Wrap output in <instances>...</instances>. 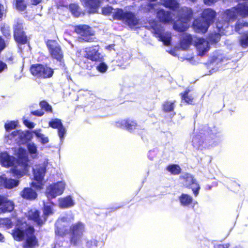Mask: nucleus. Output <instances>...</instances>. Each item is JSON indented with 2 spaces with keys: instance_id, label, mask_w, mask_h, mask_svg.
<instances>
[{
  "instance_id": "f257e3e1",
  "label": "nucleus",
  "mask_w": 248,
  "mask_h": 248,
  "mask_svg": "<svg viewBox=\"0 0 248 248\" xmlns=\"http://www.w3.org/2000/svg\"><path fill=\"white\" fill-rule=\"evenodd\" d=\"M145 29L151 31L154 36L158 38L159 41L163 42L166 46H169L171 44V34L166 31L165 29L155 19H147L144 21Z\"/></svg>"
},
{
  "instance_id": "f03ea898",
  "label": "nucleus",
  "mask_w": 248,
  "mask_h": 248,
  "mask_svg": "<svg viewBox=\"0 0 248 248\" xmlns=\"http://www.w3.org/2000/svg\"><path fill=\"white\" fill-rule=\"evenodd\" d=\"M85 225L80 221L72 224L69 227V231L58 228L55 231L56 234L59 236L63 237L67 234H70L69 241L71 244L77 246L79 243L84 232Z\"/></svg>"
},
{
  "instance_id": "7ed1b4c3",
  "label": "nucleus",
  "mask_w": 248,
  "mask_h": 248,
  "mask_svg": "<svg viewBox=\"0 0 248 248\" xmlns=\"http://www.w3.org/2000/svg\"><path fill=\"white\" fill-rule=\"evenodd\" d=\"M178 21L173 24L174 29L179 32H184L188 28L187 24L193 18V11L189 7H182L176 11Z\"/></svg>"
},
{
  "instance_id": "20e7f679",
  "label": "nucleus",
  "mask_w": 248,
  "mask_h": 248,
  "mask_svg": "<svg viewBox=\"0 0 248 248\" xmlns=\"http://www.w3.org/2000/svg\"><path fill=\"white\" fill-rule=\"evenodd\" d=\"M113 19L122 21L130 28L134 27L139 24V19L136 15L130 11H124L122 8H117L112 15Z\"/></svg>"
},
{
  "instance_id": "39448f33",
  "label": "nucleus",
  "mask_w": 248,
  "mask_h": 248,
  "mask_svg": "<svg viewBox=\"0 0 248 248\" xmlns=\"http://www.w3.org/2000/svg\"><path fill=\"white\" fill-rule=\"evenodd\" d=\"M74 31L77 33L79 42L91 43L94 41V31L92 28L86 24H80L74 27Z\"/></svg>"
},
{
  "instance_id": "423d86ee",
  "label": "nucleus",
  "mask_w": 248,
  "mask_h": 248,
  "mask_svg": "<svg viewBox=\"0 0 248 248\" xmlns=\"http://www.w3.org/2000/svg\"><path fill=\"white\" fill-rule=\"evenodd\" d=\"M29 160L27 156L20 155L16 159H15L13 167L10 170V171L14 176L20 178L23 176L29 171Z\"/></svg>"
},
{
  "instance_id": "0eeeda50",
  "label": "nucleus",
  "mask_w": 248,
  "mask_h": 248,
  "mask_svg": "<svg viewBox=\"0 0 248 248\" xmlns=\"http://www.w3.org/2000/svg\"><path fill=\"white\" fill-rule=\"evenodd\" d=\"M216 138V134L212 132V130L208 128L203 130V132H200V134L193 136L192 140V144L194 148L198 149L203 144H209L211 140Z\"/></svg>"
},
{
  "instance_id": "6e6552de",
  "label": "nucleus",
  "mask_w": 248,
  "mask_h": 248,
  "mask_svg": "<svg viewBox=\"0 0 248 248\" xmlns=\"http://www.w3.org/2000/svg\"><path fill=\"white\" fill-rule=\"evenodd\" d=\"M45 43L51 59L60 62H63L64 53L59 42L55 39H48Z\"/></svg>"
},
{
  "instance_id": "1a4fd4ad",
  "label": "nucleus",
  "mask_w": 248,
  "mask_h": 248,
  "mask_svg": "<svg viewBox=\"0 0 248 248\" xmlns=\"http://www.w3.org/2000/svg\"><path fill=\"white\" fill-rule=\"evenodd\" d=\"M30 70L32 75L39 78H48L54 74V70L52 68L40 63L32 64Z\"/></svg>"
},
{
  "instance_id": "9d476101",
  "label": "nucleus",
  "mask_w": 248,
  "mask_h": 248,
  "mask_svg": "<svg viewBox=\"0 0 248 248\" xmlns=\"http://www.w3.org/2000/svg\"><path fill=\"white\" fill-rule=\"evenodd\" d=\"M224 15L226 16L227 20L221 19L217 22V27L219 30H224L225 28L229 27L230 21H233L236 19L239 16L237 6L226 9L224 12Z\"/></svg>"
},
{
  "instance_id": "9b49d317",
  "label": "nucleus",
  "mask_w": 248,
  "mask_h": 248,
  "mask_svg": "<svg viewBox=\"0 0 248 248\" xmlns=\"http://www.w3.org/2000/svg\"><path fill=\"white\" fill-rule=\"evenodd\" d=\"M84 57L92 62L97 63L104 61V56L100 51L99 45H93L85 48Z\"/></svg>"
},
{
  "instance_id": "f8f14e48",
  "label": "nucleus",
  "mask_w": 248,
  "mask_h": 248,
  "mask_svg": "<svg viewBox=\"0 0 248 248\" xmlns=\"http://www.w3.org/2000/svg\"><path fill=\"white\" fill-rule=\"evenodd\" d=\"M14 38L15 41L20 45H25L29 42L28 38L24 31L22 23L16 22L13 27Z\"/></svg>"
},
{
  "instance_id": "ddd939ff",
  "label": "nucleus",
  "mask_w": 248,
  "mask_h": 248,
  "mask_svg": "<svg viewBox=\"0 0 248 248\" xmlns=\"http://www.w3.org/2000/svg\"><path fill=\"white\" fill-rule=\"evenodd\" d=\"M179 178L183 181L186 187L192 189L195 196L198 195L201 187L192 174L187 172L184 173L180 176Z\"/></svg>"
},
{
  "instance_id": "4468645a",
  "label": "nucleus",
  "mask_w": 248,
  "mask_h": 248,
  "mask_svg": "<svg viewBox=\"0 0 248 248\" xmlns=\"http://www.w3.org/2000/svg\"><path fill=\"white\" fill-rule=\"evenodd\" d=\"M35 229L32 226L26 229V239L23 244V248H35L39 245L38 239L34 234Z\"/></svg>"
},
{
  "instance_id": "2eb2a0df",
  "label": "nucleus",
  "mask_w": 248,
  "mask_h": 248,
  "mask_svg": "<svg viewBox=\"0 0 248 248\" xmlns=\"http://www.w3.org/2000/svg\"><path fill=\"white\" fill-rule=\"evenodd\" d=\"M64 189V184L62 182H57L48 186L46 191V195L48 198L53 199L61 195Z\"/></svg>"
},
{
  "instance_id": "dca6fc26",
  "label": "nucleus",
  "mask_w": 248,
  "mask_h": 248,
  "mask_svg": "<svg viewBox=\"0 0 248 248\" xmlns=\"http://www.w3.org/2000/svg\"><path fill=\"white\" fill-rule=\"evenodd\" d=\"M118 127L125 128L129 132H133L138 127V124L136 120L127 118L116 122Z\"/></svg>"
},
{
  "instance_id": "f3484780",
  "label": "nucleus",
  "mask_w": 248,
  "mask_h": 248,
  "mask_svg": "<svg viewBox=\"0 0 248 248\" xmlns=\"http://www.w3.org/2000/svg\"><path fill=\"white\" fill-rule=\"evenodd\" d=\"M28 219L33 221L39 227H42L46 221V219L38 210L31 211L29 212Z\"/></svg>"
},
{
  "instance_id": "a211bd4d",
  "label": "nucleus",
  "mask_w": 248,
  "mask_h": 248,
  "mask_svg": "<svg viewBox=\"0 0 248 248\" xmlns=\"http://www.w3.org/2000/svg\"><path fill=\"white\" fill-rule=\"evenodd\" d=\"M194 45L201 56H203L209 49L208 42L203 38H197L195 41Z\"/></svg>"
},
{
  "instance_id": "6ab92c4d",
  "label": "nucleus",
  "mask_w": 248,
  "mask_h": 248,
  "mask_svg": "<svg viewBox=\"0 0 248 248\" xmlns=\"http://www.w3.org/2000/svg\"><path fill=\"white\" fill-rule=\"evenodd\" d=\"M156 17L160 22L164 24H169L173 21L171 12L163 9L157 11Z\"/></svg>"
},
{
  "instance_id": "aec40b11",
  "label": "nucleus",
  "mask_w": 248,
  "mask_h": 248,
  "mask_svg": "<svg viewBox=\"0 0 248 248\" xmlns=\"http://www.w3.org/2000/svg\"><path fill=\"white\" fill-rule=\"evenodd\" d=\"M210 24L202 18L195 19L193 22V27L197 32L205 33L207 31Z\"/></svg>"
},
{
  "instance_id": "412c9836",
  "label": "nucleus",
  "mask_w": 248,
  "mask_h": 248,
  "mask_svg": "<svg viewBox=\"0 0 248 248\" xmlns=\"http://www.w3.org/2000/svg\"><path fill=\"white\" fill-rule=\"evenodd\" d=\"M15 157L8 155L7 152L0 154V161L2 166L6 168L12 167L14 165Z\"/></svg>"
},
{
  "instance_id": "4be33fe9",
  "label": "nucleus",
  "mask_w": 248,
  "mask_h": 248,
  "mask_svg": "<svg viewBox=\"0 0 248 248\" xmlns=\"http://www.w3.org/2000/svg\"><path fill=\"white\" fill-rule=\"evenodd\" d=\"M217 16L215 10L211 8L204 9L202 14L201 17L209 24L213 23Z\"/></svg>"
},
{
  "instance_id": "5701e85b",
  "label": "nucleus",
  "mask_w": 248,
  "mask_h": 248,
  "mask_svg": "<svg viewBox=\"0 0 248 248\" xmlns=\"http://www.w3.org/2000/svg\"><path fill=\"white\" fill-rule=\"evenodd\" d=\"M21 196L24 199L32 201L37 197L36 192L31 187H25L20 192Z\"/></svg>"
},
{
  "instance_id": "b1692460",
  "label": "nucleus",
  "mask_w": 248,
  "mask_h": 248,
  "mask_svg": "<svg viewBox=\"0 0 248 248\" xmlns=\"http://www.w3.org/2000/svg\"><path fill=\"white\" fill-rule=\"evenodd\" d=\"M11 234L15 240L21 242L24 240L26 236V230H24L20 228H15L12 230Z\"/></svg>"
},
{
  "instance_id": "393cba45",
  "label": "nucleus",
  "mask_w": 248,
  "mask_h": 248,
  "mask_svg": "<svg viewBox=\"0 0 248 248\" xmlns=\"http://www.w3.org/2000/svg\"><path fill=\"white\" fill-rule=\"evenodd\" d=\"M86 5L88 6L89 13H97L101 1L100 0H84ZM108 1V0H107Z\"/></svg>"
},
{
  "instance_id": "a878e982",
  "label": "nucleus",
  "mask_w": 248,
  "mask_h": 248,
  "mask_svg": "<svg viewBox=\"0 0 248 248\" xmlns=\"http://www.w3.org/2000/svg\"><path fill=\"white\" fill-rule=\"evenodd\" d=\"M74 204V201L71 196L61 198L59 201V205L61 208H70L73 206Z\"/></svg>"
},
{
  "instance_id": "bb28decb",
  "label": "nucleus",
  "mask_w": 248,
  "mask_h": 248,
  "mask_svg": "<svg viewBox=\"0 0 248 248\" xmlns=\"http://www.w3.org/2000/svg\"><path fill=\"white\" fill-rule=\"evenodd\" d=\"M69 8V10L73 16L76 17H78L81 15H84V13L80 10V7L77 3H70L68 6H65Z\"/></svg>"
},
{
  "instance_id": "cd10ccee",
  "label": "nucleus",
  "mask_w": 248,
  "mask_h": 248,
  "mask_svg": "<svg viewBox=\"0 0 248 248\" xmlns=\"http://www.w3.org/2000/svg\"><path fill=\"white\" fill-rule=\"evenodd\" d=\"M1 210L2 212H10L14 209V204L13 202L8 200L3 196L2 202L0 204Z\"/></svg>"
},
{
  "instance_id": "c85d7f7f",
  "label": "nucleus",
  "mask_w": 248,
  "mask_h": 248,
  "mask_svg": "<svg viewBox=\"0 0 248 248\" xmlns=\"http://www.w3.org/2000/svg\"><path fill=\"white\" fill-rule=\"evenodd\" d=\"M162 4L166 8L176 11L179 8V3L177 0H161Z\"/></svg>"
},
{
  "instance_id": "c756f323",
  "label": "nucleus",
  "mask_w": 248,
  "mask_h": 248,
  "mask_svg": "<svg viewBox=\"0 0 248 248\" xmlns=\"http://www.w3.org/2000/svg\"><path fill=\"white\" fill-rule=\"evenodd\" d=\"M190 92V90L189 88H186L184 92L180 93V95L182 100L184 101L187 104L194 105V97L189 94Z\"/></svg>"
},
{
  "instance_id": "7c9ffc66",
  "label": "nucleus",
  "mask_w": 248,
  "mask_h": 248,
  "mask_svg": "<svg viewBox=\"0 0 248 248\" xmlns=\"http://www.w3.org/2000/svg\"><path fill=\"white\" fill-rule=\"evenodd\" d=\"M236 6L239 16L243 18L248 17V3H239Z\"/></svg>"
},
{
  "instance_id": "2f4dec72",
  "label": "nucleus",
  "mask_w": 248,
  "mask_h": 248,
  "mask_svg": "<svg viewBox=\"0 0 248 248\" xmlns=\"http://www.w3.org/2000/svg\"><path fill=\"white\" fill-rule=\"evenodd\" d=\"M46 173V168L42 166L34 170V179L36 181H43Z\"/></svg>"
},
{
  "instance_id": "473e14b6",
  "label": "nucleus",
  "mask_w": 248,
  "mask_h": 248,
  "mask_svg": "<svg viewBox=\"0 0 248 248\" xmlns=\"http://www.w3.org/2000/svg\"><path fill=\"white\" fill-rule=\"evenodd\" d=\"M181 204L183 206H188L191 205L193 201V198L190 195L182 193L179 197Z\"/></svg>"
},
{
  "instance_id": "72a5a7b5",
  "label": "nucleus",
  "mask_w": 248,
  "mask_h": 248,
  "mask_svg": "<svg viewBox=\"0 0 248 248\" xmlns=\"http://www.w3.org/2000/svg\"><path fill=\"white\" fill-rule=\"evenodd\" d=\"M14 5L16 10L23 12L27 9L28 3L25 0H14Z\"/></svg>"
},
{
  "instance_id": "f704fd0d",
  "label": "nucleus",
  "mask_w": 248,
  "mask_h": 248,
  "mask_svg": "<svg viewBox=\"0 0 248 248\" xmlns=\"http://www.w3.org/2000/svg\"><path fill=\"white\" fill-rule=\"evenodd\" d=\"M175 101L170 102L168 100L165 101L162 106V109L163 112L169 113L173 111L175 108Z\"/></svg>"
},
{
  "instance_id": "c9c22d12",
  "label": "nucleus",
  "mask_w": 248,
  "mask_h": 248,
  "mask_svg": "<svg viewBox=\"0 0 248 248\" xmlns=\"http://www.w3.org/2000/svg\"><path fill=\"white\" fill-rule=\"evenodd\" d=\"M166 170L171 174L176 175L181 172L182 169L178 164H170L166 167Z\"/></svg>"
},
{
  "instance_id": "e433bc0d",
  "label": "nucleus",
  "mask_w": 248,
  "mask_h": 248,
  "mask_svg": "<svg viewBox=\"0 0 248 248\" xmlns=\"http://www.w3.org/2000/svg\"><path fill=\"white\" fill-rule=\"evenodd\" d=\"M239 45L243 48H246L248 47V33H243L238 39Z\"/></svg>"
},
{
  "instance_id": "4c0bfd02",
  "label": "nucleus",
  "mask_w": 248,
  "mask_h": 248,
  "mask_svg": "<svg viewBox=\"0 0 248 248\" xmlns=\"http://www.w3.org/2000/svg\"><path fill=\"white\" fill-rule=\"evenodd\" d=\"M4 184L6 188L8 189H11L18 185L19 181L18 180H15L13 179L6 178L4 180Z\"/></svg>"
},
{
  "instance_id": "58836bf2",
  "label": "nucleus",
  "mask_w": 248,
  "mask_h": 248,
  "mask_svg": "<svg viewBox=\"0 0 248 248\" xmlns=\"http://www.w3.org/2000/svg\"><path fill=\"white\" fill-rule=\"evenodd\" d=\"M244 28H248V22L244 21L242 22L237 21L234 26V29L235 32L240 33L241 31Z\"/></svg>"
},
{
  "instance_id": "ea45409f",
  "label": "nucleus",
  "mask_w": 248,
  "mask_h": 248,
  "mask_svg": "<svg viewBox=\"0 0 248 248\" xmlns=\"http://www.w3.org/2000/svg\"><path fill=\"white\" fill-rule=\"evenodd\" d=\"M0 226L9 229L13 227V223L10 218H0Z\"/></svg>"
},
{
  "instance_id": "a19ab883",
  "label": "nucleus",
  "mask_w": 248,
  "mask_h": 248,
  "mask_svg": "<svg viewBox=\"0 0 248 248\" xmlns=\"http://www.w3.org/2000/svg\"><path fill=\"white\" fill-rule=\"evenodd\" d=\"M155 4L147 3L146 4H142L140 6V8L143 12L149 13L155 11Z\"/></svg>"
},
{
  "instance_id": "79ce46f5",
  "label": "nucleus",
  "mask_w": 248,
  "mask_h": 248,
  "mask_svg": "<svg viewBox=\"0 0 248 248\" xmlns=\"http://www.w3.org/2000/svg\"><path fill=\"white\" fill-rule=\"evenodd\" d=\"M41 108L45 110L46 112L52 113L53 109L52 106L46 100H42L39 102Z\"/></svg>"
},
{
  "instance_id": "37998d69",
  "label": "nucleus",
  "mask_w": 248,
  "mask_h": 248,
  "mask_svg": "<svg viewBox=\"0 0 248 248\" xmlns=\"http://www.w3.org/2000/svg\"><path fill=\"white\" fill-rule=\"evenodd\" d=\"M48 125L53 129H58L61 126H62V124L61 119L56 118L50 121L49 122Z\"/></svg>"
},
{
  "instance_id": "c03bdc74",
  "label": "nucleus",
  "mask_w": 248,
  "mask_h": 248,
  "mask_svg": "<svg viewBox=\"0 0 248 248\" xmlns=\"http://www.w3.org/2000/svg\"><path fill=\"white\" fill-rule=\"evenodd\" d=\"M89 60H90L86 59V60L82 61L80 62V65L82 68L91 70L93 67L94 64L92 62H90Z\"/></svg>"
},
{
  "instance_id": "a18cd8bd",
  "label": "nucleus",
  "mask_w": 248,
  "mask_h": 248,
  "mask_svg": "<svg viewBox=\"0 0 248 248\" xmlns=\"http://www.w3.org/2000/svg\"><path fill=\"white\" fill-rule=\"evenodd\" d=\"M17 125V122L11 121L4 124V128L6 131H10L15 129Z\"/></svg>"
},
{
  "instance_id": "49530a36",
  "label": "nucleus",
  "mask_w": 248,
  "mask_h": 248,
  "mask_svg": "<svg viewBox=\"0 0 248 248\" xmlns=\"http://www.w3.org/2000/svg\"><path fill=\"white\" fill-rule=\"evenodd\" d=\"M43 215L46 218V219H47V217L52 215L53 212V210L51 206L50 205H44V206L43 208Z\"/></svg>"
},
{
  "instance_id": "de8ad7c7",
  "label": "nucleus",
  "mask_w": 248,
  "mask_h": 248,
  "mask_svg": "<svg viewBox=\"0 0 248 248\" xmlns=\"http://www.w3.org/2000/svg\"><path fill=\"white\" fill-rule=\"evenodd\" d=\"M228 188L232 191H238L240 188V185L234 181H231L228 185Z\"/></svg>"
},
{
  "instance_id": "09e8293b",
  "label": "nucleus",
  "mask_w": 248,
  "mask_h": 248,
  "mask_svg": "<svg viewBox=\"0 0 248 248\" xmlns=\"http://www.w3.org/2000/svg\"><path fill=\"white\" fill-rule=\"evenodd\" d=\"M33 132L37 137L41 139V142L42 143L45 144L48 142L49 140L48 137H45V136L39 131H34Z\"/></svg>"
},
{
  "instance_id": "8fccbe9b",
  "label": "nucleus",
  "mask_w": 248,
  "mask_h": 248,
  "mask_svg": "<svg viewBox=\"0 0 248 248\" xmlns=\"http://www.w3.org/2000/svg\"><path fill=\"white\" fill-rule=\"evenodd\" d=\"M209 40L211 43H217L220 40V34L218 33H211L209 36Z\"/></svg>"
},
{
  "instance_id": "3c124183",
  "label": "nucleus",
  "mask_w": 248,
  "mask_h": 248,
  "mask_svg": "<svg viewBox=\"0 0 248 248\" xmlns=\"http://www.w3.org/2000/svg\"><path fill=\"white\" fill-rule=\"evenodd\" d=\"M97 63H98V62ZM98 63H99L96 66V69L101 73L105 72L108 68L107 65L104 62H103V61H101V62H98Z\"/></svg>"
},
{
  "instance_id": "603ef678",
  "label": "nucleus",
  "mask_w": 248,
  "mask_h": 248,
  "mask_svg": "<svg viewBox=\"0 0 248 248\" xmlns=\"http://www.w3.org/2000/svg\"><path fill=\"white\" fill-rule=\"evenodd\" d=\"M98 243V241L94 239H92L86 242V246L87 248H93V247H97Z\"/></svg>"
},
{
  "instance_id": "864d4df0",
  "label": "nucleus",
  "mask_w": 248,
  "mask_h": 248,
  "mask_svg": "<svg viewBox=\"0 0 248 248\" xmlns=\"http://www.w3.org/2000/svg\"><path fill=\"white\" fill-rule=\"evenodd\" d=\"M112 10L113 8L111 6H105L102 9V14L105 16H109L112 13Z\"/></svg>"
},
{
  "instance_id": "5fc2aeb1",
  "label": "nucleus",
  "mask_w": 248,
  "mask_h": 248,
  "mask_svg": "<svg viewBox=\"0 0 248 248\" xmlns=\"http://www.w3.org/2000/svg\"><path fill=\"white\" fill-rule=\"evenodd\" d=\"M28 151L31 154H35L37 153V147L34 143H29L27 144Z\"/></svg>"
},
{
  "instance_id": "6e6d98bb",
  "label": "nucleus",
  "mask_w": 248,
  "mask_h": 248,
  "mask_svg": "<svg viewBox=\"0 0 248 248\" xmlns=\"http://www.w3.org/2000/svg\"><path fill=\"white\" fill-rule=\"evenodd\" d=\"M58 129V135L61 140H63L64 137V135L66 132V130L65 127L63 126V124L62 126H61Z\"/></svg>"
},
{
  "instance_id": "4d7b16f0",
  "label": "nucleus",
  "mask_w": 248,
  "mask_h": 248,
  "mask_svg": "<svg viewBox=\"0 0 248 248\" xmlns=\"http://www.w3.org/2000/svg\"><path fill=\"white\" fill-rule=\"evenodd\" d=\"M37 183L32 182L31 185L37 190L41 189L43 188V181H37Z\"/></svg>"
},
{
  "instance_id": "13d9d810",
  "label": "nucleus",
  "mask_w": 248,
  "mask_h": 248,
  "mask_svg": "<svg viewBox=\"0 0 248 248\" xmlns=\"http://www.w3.org/2000/svg\"><path fill=\"white\" fill-rule=\"evenodd\" d=\"M23 123L26 126L29 128H32L34 127L35 125L34 124L33 122H30L27 119L23 120Z\"/></svg>"
},
{
  "instance_id": "bf43d9fd",
  "label": "nucleus",
  "mask_w": 248,
  "mask_h": 248,
  "mask_svg": "<svg viewBox=\"0 0 248 248\" xmlns=\"http://www.w3.org/2000/svg\"><path fill=\"white\" fill-rule=\"evenodd\" d=\"M31 114L35 116L41 117L44 115V112L42 110H35L34 111H31Z\"/></svg>"
},
{
  "instance_id": "052dcab7",
  "label": "nucleus",
  "mask_w": 248,
  "mask_h": 248,
  "mask_svg": "<svg viewBox=\"0 0 248 248\" xmlns=\"http://www.w3.org/2000/svg\"><path fill=\"white\" fill-rule=\"evenodd\" d=\"M230 247L229 243L217 244L214 246V248H229Z\"/></svg>"
},
{
  "instance_id": "680f3d73",
  "label": "nucleus",
  "mask_w": 248,
  "mask_h": 248,
  "mask_svg": "<svg viewBox=\"0 0 248 248\" xmlns=\"http://www.w3.org/2000/svg\"><path fill=\"white\" fill-rule=\"evenodd\" d=\"M29 3L32 6H36L42 2L43 0H28Z\"/></svg>"
},
{
  "instance_id": "e2e57ef3",
  "label": "nucleus",
  "mask_w": 248,
  "mask_h": 248,
  "mask_svg": "<svg viewBox=\"0 0 248 248\" xmlns=\"http://www.w3.org/2000/svg\"><path fill=\"white\" fill-rule=\"evenodd\" d=\"M217 0H203L204 3L207 5H211L216 3Z\"/></svg>"
},
{
  "instance_id": "0e129e2a",
  "label": "nucleus",
  "mask_w": 248,
  "mask_h": 248,
  "mask_svg": "<svg viewBox=\"0 0 248 248\" xmlns=\"http://www.w3.org/2000/svg\"><path fill=\"white\" fill-rule=\"evenodd\" d=\"M5 47V43L4 40L0 36V51L3 50Z\"/></svg>"
},
{
  "instance_id": "69168bd1",
  "label": "nucleus",
  "mask_w": 248,
  "mask_h": 248,
  "mask_svg": "<svg viewBox=\"0 0 248 248\" xmlns=\"http://www.w3.org/2000/svg\"><path fill=\"white\" fill-rule=\"evenodd\" d=\"M7 65L4 62L0 61V73L4 69H7Z\"/></svg>"
},
{
  "instance_id": "338daca9",
  "label": "nucleus",
  "mask_w": 248,
  "mask_h": 248,
  "mask_svg": "<svg viewBox=\"0 0 248 248\" xmlns=\"http://www.w3.org/2000/svg\"><path fill=\"white\" fill-rule=\"evenodd\" d=\"M3 35L5 36L6 38L10 37L11 36V34L9 31H6L5 30H3L2 31Z\"/></svg>"
},
{
  "instance_id": "774afa93",
  "label": "nucleus",
  "mask_w": 248,
  "mask_h": 248,
  "mask_svg": "<svg viewBox=\"0 0 248 248\" xmlns=\"http://www.w3.org/2000/svg\"><path fill=\"white\" fill-rule=\"evenodd\" d=\"M20 134V132L19 130H15L14 131H13L11 133V135L13 137L15 138L16 136H17V135H19Z\"/></svg>"
}]
</instances>
